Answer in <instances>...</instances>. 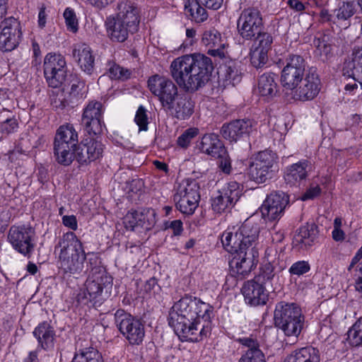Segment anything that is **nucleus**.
<instances>
[{"label":"nucleus","instance_id":"obj_1","mask_svg":"<svg viewBox=\"0 0 362 362\" xmlns=\"http://www.w3.org/2000/svg\"><path fill=\"white\" fill-rule=\"evenodd\" d=\"M213 310L210 304L185 296L170 309L168 324L183 339L199 341L211 333Z\"/></svg>","mask_w":362,"mask_h":362},{"label":"nucleus","instance_id":"obj_2","mask_svg":"<svg viewBox=\"0 0 362 362\" xmlns=\"http://www.w3.org/2000/svg\"><path fill=\"white\" fill-rule=\"evenodd\" d=\"M212 70L211 59L199 53L178 57L170 65V74L176 84L181 89L191 92L208 82Z\"/></svg>","mask_w":362,"mask_h":362},{"label":"nucleus","instance_id":"obj_3","mask_svg":"<svg viewBox=\"0 0 362 362\" xmlns=\"http://www.w3.org/2000/svg\"><path fill=\"white\" fill-rule=\"evenodd\" d=\"M60 268L69 274H79L84 267L86 254L81 241L73 232L62 235L55 247Z\"/></svg>","mask_w":362,"mask_h":362},{"label":"nucleus","instance_id":"obj_4","mask_svg":"<svg viewBox=\"0 0 362 362\" xmlns=\"http://www.w3.org/2000/svg\"><path fill=\"white\" fill-rule=\"evenodd\" d=\"M259 233L257 224L246 221L239 227H228L222 233L221 240L223 248L232 255L245 250L252 251L257 244Z\"/></svg>","mask_w":362,"mask_h":362},{"label":"nucleus","instance_id":"obj_5","mask_svg":"<svg viewBox=\"0 0 362 362\" xmlns=\"http://www.w3.org/2000/svg\"><path fill=\"white\" fill-rule=\"evenodd\" d=\"M274 320L276 327L287 337H298L304 326L302 310L293 303L280 302L276 305Z\"/></svg>","mask_w":362,"mask_h":362},{"label":"nucleus","instance_id":"obj_6","mask_svg":"<svg viewBox=\"0 0 362 362\" xmlns=\"http://www.w3.org/2000/svg\"><path fill=\"white\" fill-rule=\"evenodd\" d=\"M276 163L277 156L274 152L269 150L260 151L251 158L247 175L256 183H264L274 176Z\"/></svg>","mask_w":362,"mask_h":362},{"label":"nucleus","instance_id":"obj_7","mask_svg":"<svg viewBox=\"0 0 362 362\" xmlns=\"http://www.w3.org/2000/svg\"><path fill=\"white\" fill-rule=\"evenodd\" d=\"M199 185L192 179H185L177 183L174 194L176 208L182 214L192 215L199 206Z\"/></svg>","mask_w":362,"mask_h":362},{"label":"nucleus","instance_id":"obj_8","mask_svg":"<svg viewBox=\"0 0 362 362\" xmlns=\"http://www.w3.org/2000/svg\"><path fill=\"white\" fill-rule=\"evenodd\" d=\"M320 90V80L315 71L310 70L300 82L285 91V98L289 101H309L314 99Z\"/></svg>","mask_w":362,"mask_h":362},{"label":"nucleus","instance_id":"obj_9","mask_svg":"<svg viewBox=\"0 0 362 362\" xmlns=\"http://www.w3.org/2000/svg\"><path fill=\"white\" fill-rule=\"evenodd\" d=\"M117 326L119 332L129 344L139 345L142 343L145 337L144 325L124 310H117L115 313Z\"/></svg>","mask_w":362,"mask_h":362},{"label":"nucleus","instance_id":"obj_10","mask_svg":"<svg viewBox=\"0 0 362 362\" xmlns=\"http://www.w3.org/2000/svg\"><path fill=\"white\" fill-rule=\"evenodd\" d=\"M148 85L151 93L158 97L165 110L173 107L178 91L177 86L171 80L155 75L148 79Z\"/></svg>","mask_w":362,"mask_h":362},{"label":"nucleus","instance_id":"obj_11","mask_svg":"<svg viewBox=\"0 0 362 362\" xmlns=\"http://www.w3.org/2000/svg\"><path fill=\"white\" fill-rule=\"evenodd\" d=\"M8 241L16 252L30 256L35 247L34 231L29 226H13L8 231Z\"/></svg>","mask_w":362,"mask_h":362},{"label":"nucleus","instance_id":"obj_12","mask_svg":"<svg viewBox=\"0 0 362 362\" xmlns=\"http://www.w3.org/2000/svg\"><path fill=\"white\" fill-rule=\"evenodd\" d=\"M44 74L48 85L52 88L60 86L66 77V61L59 54L48 53L44 59Z\"/></svg>","mask_w":362,"mask_h":362},{"label":"nucleus","instance_id":"obj_13","mask_svg":"<svg viewBox=\"0 0 362 362\" xmlns=\"http://www.w3.org/2000/svg\"><path fill=\"white\" fill-rule=\"evenodd\" d=\"M305 62L301 56L291 54L286 59V65L282 69L281 76L283 92L300 82V80L305 77Z\"/></svg>","mask_w":362,"mask_h":362},{"label":"nucleus","instance_id":"obj_14","mask_svg":"<svg viewBox=\"0 0 362 362\" xmlns=\"http://www.w3.org/2000/svg\"><path fill=\"white\" fill-rule=\"evenodd\" d=\"M288 203V196L283 192H272L267 196L259 208L262 218L266 221H275L282 216Z\"/></svg>","mask_w":362,"mask_h":362},{"label":"nucleus","instance_id":"obj_15","mask_svg":"<svg viewBox=\"0 0 362 362\" xmlns=\"http://www.w3.org/2000/svg\"><path fill=\"white\" fill-rule=\"evenodd\" d=\"M262 27V18L257 8H248L240 14L238 21L240 35L245 40H251L259 34Z\"/></svg>","mask_w":362,"mask_h":362},{"label":"nucleus","instance_id":"obj_16","mask_svg":"<svg viewBox=\"0 0 362 362\" xmlns=\"http://www.w3.org/2000/svg\"><path fill=\"white\" fill-rule=\"evenodd\" d=\"M103 112L104 108L102 103L97 101L90 102L84 108L82 122L86 131L89 134L97 135L103 132Z\"/></svg>","mask_w":362,"mask_h":362},{"label":"nucleus","instance_id":"obj_17","mask_svg":"<svg viewBox=\"0 0 362 362\" xmlns=\"http://www.w3.org/2000/svg\"><path fill=\"white\" fill-rule=\"evenodd\" d=\"M246 304L250 306H260L267 303L269 292L261 282V277L246 281L241 289Z\"/></svg>","mask_w":362,"mask_h":362},{"label":"nucleus","instance_id":"obj_18","mask_svg":"<svg viewBox=\"0 0 362 362\" xmlns=\"http://www.w3.org/2000/svg\"><path fill=\"white\" fill-rule=\"evenodd\" d=\"M21 37L20 22L14 18L6 19L1 25L0 32V49L9 52L19 44Z\"/></svg>","mask_w":362,"mask_h":362},{"label":"nucleus","instance_id":"obj_19","mask_svg":"<svg viewBox=\"0 0 362 362\" xmlns=\"http://www.w3.org/2000/svg\"><path fill=\"white\" fill-rule=\"evenodd\" d=\"M234 257L230 262V272L243 279L247 276L255 267V254L254 250H245L243 252L233 254Z\"/></svg>","mask_w":362,"mask_h":362},{"label":"nucleus","instance_id":"obj_20","mask_svg":"<svg viewBox=\"0 0 362 362\" xmlns=\"http://www.w3.org/2000/svg\"><path fill=\"white\" fill-rule=\"evenodd\" d=\"M103 153V144L95 139H86L75 150V158L81 164H88L100 159Z\"/></svg>","mask_w":362,"mask_h":362},{"label":"nucleus","instance_id":"obj_21","mask_svg":"<svg viewBox=\"0 0 362 362\" xmlns=\"http://www.w3.org/2000/svg\"><path fill=\"white\" fill-rule=\"evenodd\" d=\"M202 42L204 45L209 47L208 53L214 57L221 59L228 56V44L225 37H221L219 32L216 30H209L204 33Z\"/></svg>","mask_w":362,"mask_h":362},{"label":"nucleus","instance_id":"obj_22","mask_svg":"<svg viewBox=\"0 0 362 362\" xmlns=\"http://www.w3.org/2000/svg\"><path fill=\"white\" fill-rule=\"evenodd\" d=\"M254 126L252 120L237 119L222 127V136L230 141H237L244 136L252 133Z\"/></svg>","mask_w":362,"mask_h":362},{"label":"nucleus","instance_id":"obj_23","mask_svg":"<svg viewBox=\"0 0 362 362\" xmlns=\"http://www.w3.org/2000/svg\"><path fill=\"white\" fill-rule=\"evenodd\" d=\"M72 56L83 72L88 75L93 73L95 55L89 45L81 42L74 45Z\"/></svg>","mask_w":362,"mask_h":362},{"label":"nucleus","instance_id":"obj_24","mask_svg":"<svg viewBox=\"0 0 362 362\" xmlns=\"http://www.w3.org/2000/svg\"><path fill=\"white\" fill-rule=\"evenodd\" d=\"M113 16L134 32L137 30L139 23V11L133 3L121 2L118 6V13Z\"/></svg>","mask_w":362,"mask_h":362},{"label":"nucleus","instance_id":"obj_25","mask_svg":"<svg viewBox=\"0 0 362 362\" xmlns=\"http://www.w3.org/2000/svg\"><path fill=\"white\" fill-rule=\"evenodd\" d=\"M202 153L212 158L220 157L225 153V146L218 136L214 133L204 134L198 145Z\"/></svg>","mask_w":362,"mask_h":362},{"label":"nucleus","instance_id":"obj_26","mask_svg":"<svg viewBox=\"0 0 362 362\" xmlns=\"http://www.w3.org/2000/svg\"><path fill=\"white\" fill-rule=\"evenodd\" d=\"M105 26L107 36L113 42H124L129 33L134 32L114 16H110L107 18Z\"/></svg>","mask_w":362,"mask_h":362},{"label":"nucleus","instance_id":"obj_27","mask_svg":"<svg viewBox=\"0 0 362 362\" xmlns=\"http://www.w3.org/2000/svg\"><path fill=\"white\" fill-rule=\"evenodd\" d=\"M344 74L353 77L362 88V46L353 49L351 57L344 64Z\"/></svg>","mask_w":362,"mask_h":362},{"label":"nucleus","instance_id":"obj_28","mask_svg":"<svg viewBox=\"0 0 362 362\" xmlns=\"http://www.w3.org/2000/svg\"><path fill=\"white\" fill-rule=\"evenodd\" d=\"M218 82L223 86H235L241 81V74L234 62L222 64L218 71Z\"/></svg>","mask_w":362,"mask_h":362},{"label":"nucleus","instance_id":"obj_29","mask_svg":"<svg viewBox=\"0 0 362 362\" xmlns=\"http://www.w3.org/2000/svg\"><path fill=\"white\" fill-rule=\"evenodd\" d=\"M257 91L260 97L265 100L273 98L277 93V83L275 75L272 73H265L259 77Z\"/></svg>","mask_w":362,"mask_h":362},{"label":"nucleus","instance_id":"obj_30","mask_svg":"<svg viewBox=\"0 0 362 362\" xmlns=\"http://www.w3.org/2000/svg\"><path fill=\"white\" fill-rule=\"evenodd\" d=\"M33 335L42 349H49L53 347L55 333L49 323L44 322L40 324L35 328Z\"/></svg>","mask_w":362,"mask_h":362},{"label":"nucleus","instance_id":"obj_31","mask_svg":"<svg viewBox=\"0 0 362 362\" xmlns=\"http://www.w3.org/2000/svg\"><path fill=\"white\" fill-rule=\"evenodd\" d=\"M308 162L299 161L288 166L284 173V180L287 184L296 185L306 178Z\"/></svg>","mask_w":362,"mask_h":362},{"label":"nucleus","instance_id":"obj_32","mask_svg":"<svg viewBox=\"0 0 362 362\" xmlns=\"http://www.w3.org/2000/svg\"><path fill=\"white\" fill-rule=\"evenodd\" d=\"M165 110L174 112L175 117L179 119H186L194 112V103L186 96L177 95L173 103V107Z\"/></svg>","mask_w":362,"mask_h":362},{"label":"nucleus","instance_id":"obj_33","mask_svg":"<svg viewBox=\"0 0 362 362\" xmlns=\"http://www.w3.org/2000/svg\"><path fill=\"white\" fill-rule=\"evenodd\" d=\"M317 238V232L314 226H303L299 229L293 243L302 249H307L315 243Z\"/></svg>","mask_w":362,"mask_h":362},{"label":"nucleus","instance_id":"obj_34","mask_svg":"<svg viewBox=\"0 0 362 362\" xmlns=\"http://www.w3.org/2000/svg\"><path fill=\"white\" fill-rule=\"evenodd\" d=\"M18 128L16 115L11 109H0V132L6 136L14 133Z\"/></svg>","mask_w":362,"mask_h":362},{"label":"nucleus","instance_id":"obj_35","mask_svg":"<svg viewBox=\"0 0 362 362\" xmlns=\"http://www.w3.org/2000/svg\"><path fill=\"white\" fill-rule=\"evenodd\" d=\"M318 351L313 347H304L291 354L284 362H319Z\"/></svg>","mask_w":362,"mask_h":362},{"label":"nucleus","instance_id":"obj_36","mask_svg":"<svg viewBox=\"0 0 362 362\" xmlns=\"http://www.w3.org/2000/svg\"><path fill=\"white\" fill-rule=\"evenodd\" d=\"M78 135L72 125L61 126L57 130L54 144L76 146Z\"/></svg>","mask_w":362,"mask_h":362},{"label":"nucleus","instance_id":"obj_37","mask_svg":"<svg viewBox=\"0 0 362 362\" xmlns=\"http://www.w3.org/2000/svg\"><path fill=\"white\" fill-rule=\"evenodd\" d=\"M107 277L104 274L98 273L89 276L85 286L90 298H96L103 291Z\"/></svg>","mask_w":362,"mask_h":362},{"label":"nucleus","instance_id":"obj_38","mask_svg":"<svg viewBox=\"0 0 362 362\" xmlns=\"http://www.w3.org/2000/svg\"><path fill=\"white\" fill-rule=\"evenodd\" d=\"M202 5L199 0H187L185 2V8L186 13L196 23H202L208 18L206 11Z\"/></svg>","mask_w":362,"mask_h":362},{"label":"nucleus","instance_id":"obj_39","mask_svg":"<svg viewBox=\"0 0 362 362\" xmlns=\"http://www.w3.org/2000/svg\"><path fill=\"white\" fill-rule=\"evenodd\" d=\"M76 146L54 144V154L60 164L69 165L75 158Z\"/></svg>","mask_w":362,"mask_h":362},{"label":"nucleus","instance_id":"obj_40","mask_svg":"<svg viewBox=\"0 0 362 362\" xmlns=\"http://www.w3.org/2000/svg\"><path fill=\"white\" fill-rule=\"evenodd\" d=\"M356 9L354 1H343L333 11V18L336 17L337 21H346L355 14Z\"/></svg>","mask_w":362,"mask_h":362},{"label":"nucleus","instance_id":"obj_41","mask_svg":"<svg viewBox=\"0 0 362 362\" xmlns=\"http://www.w3.org/2000/svg\"><path fill=\"white\" fill-rule=\"evenodd\" d=\"M71 362H103L101 354L93 347L80 350L74 355Z\"/></svg>","mask_w":362,"mask_h":362},{"label":"nucleus","instance_id":"obj_42","mask_svg":"<svg viewBox=\"0 0 362 362\" xmlns=\"http://www.w3.org/2000/svg\"><path fill=\"white\" fill-rule=\"evenodd\" d=\"M156 223V213L152 209L139 210V231L150 230Z\"/></svg>","mask_w":362,"mask_h":362},{"label":"nucleus","instance_id":"obj_43","mask_svg":"<svg viewBox=\"0 0 362 362\" xmlns=\"http://www.w3.org/2000/svg\"><path fill=\"white\" fill-rule=\"evenodd\" d=\"M219 192L224 196V198H227L235 204L241 196L242 188L238 182L230 181Z\"/></svg>","mask_w":362,"mask_h":362},{"label":"nucleus","instance_id":"obj_44","mask_svg":"<svg viewBox=\"0 0 362 362\" xmlns=\"http://www.w3.org/2000/svg\"><path fill=\"white\" fill-rule=\"evenodd\" d=\"M348 341L354 346L362 344V317L358 318L348 331Z\"/></svg>","mask_w":362,"mask_h":362},{"label":"nucleus","instance_id":"obj_45","mask_svg":"<svg viewBox=\"0 0 362 362\" xmlns=\"http://www.w3.org/2000/svg\"><path fill=\"white\" fill-rule=\"evenodd\" d=\"M235 204L220 192L212 198L211 208L217 214H222L226 210L231 209Z\"/></svg>","mask_w":362,"mask_h":362},{"label":"nucleus","instance_id":"obj_46","mask_svg":"<svg viewBox=\"0 0 362 362\" xmlns=\"http://www.w3.org/2000/svg\"><path fill=\"white\" fill-rule=\"evenodd\" d=\"M134 122L139 127V132H146L150 123V117L148 110L143 105H140L135 114Z\"/></svg>","mask_w":362,"mask_h":362},{"label":"nucleus","instance_id":"obj_47","mask_svg":"<svg viewBox=\"0 0 362 362\" xmlns=\"http://www.w3.org/2000/svg\"><path fill=\"white\" fill-rule=\"evenodd\" d=\"M199 133V130L197 127L187 129L178 136L177 144L182 148H187L190 145L192 141L198 136Z\"/></svg>","mask_w":362,"mask_h":362},{"label":"nucleus","instance_id":"obj_48","mask_svg":"<svg viewBox=\"0 0 362 362\" xmlns=\"http://www.w3.org/2000/svg\"><path fill=\"white\" fill-rule=\"evenodd\" d=\"M250 62L255 68H259L264 66L268 60V53L259 50L253 47L250 49Z\"/></svg>","mask_w":362,"mask_h":362},{"label":"nucleus","instance_id":"obj_49","mask_svg":"<svg viewBox=\"0 0 362 362\" xmlns=\"http://www.w3.org/2000/svg\"><path fill=\"white\" fill-rule=\"evenodd\" d=\"M258 37L252 47L268 53L273 42L272 37L267 33L257 34Z\"/></svg>","mask_w":362,"mask_h":362},{"label":"nucleus","instance_id":"obj_50","mask_svg":"<svg viewBox=\"0 0 362 362\" xmlns=\"http://www.w3.org/2000/svg\"><path fill=\"white\" fill-rule=\"evenodd\" d=\"M108 76L112 79L125 80L130 76V71L128 69H125L123 67L111 63L109 64Z\"/></svg>","mask_w":362,"mask_h":362},{"label":"nucleus","instance_id":"obj_51","mask_svg":"<svg viewBox=\"0 0 362 362\" xmlns=\"http://www.w3.org/2000/svg\"><path fill=\"white\" fill-rule=\"evenodd\" d=\"M139 211H130L124 216V227L130 230L139 231Z\"/></svg>","mask_w":362,"mask_h":362},{"label":"nucleus","instance_id":"obj_52","mask_svg":"<svg viewBox=\"0 0 362 362\" xmlns=\"http://www.w3.org/2000/svg\"><path fill=\"white\" fill-rule=\"evenodd\" d=\"M64 18L68 30L75 33L78 30V20L73 8L68 7L64 11Z\"/></svg>","mask_w":362,"mask_h":362},{"label":"nucleus","instance_id":"obj_53","mask_svg":"<svg viewBox=\"0 0 362 362\" xmlns=\"http://www.w3.org/2000/svg\"><path fill=\"white\" fill-rule=\"evenodd\" d=\"M238 362H266L264 356L260 349L247 351Z\"/></svg>","mask_w":362,"mask_h":362},{"label":"nucleus","instance_id":"obj_54","mask_svg":"<svg viewBox=\"0 0 362 362\" xmlns=\"http://www.w3.org/2000/svg\"><path fill=\"white\" fill-rule=\"evenodd\" d=\"M310 269V264L307 261H298L293 263L289 268V273L293 275L300 276L307 272Z\"/></svg>","mask_w":362,"mask_h":362},{"label":"nucleus","instance_id":"obj_55","mask_svg":"<svg viewBox=\"0 0 362 362\" xmlns=\"http://www.w3.org/2000/svg\"><path fill=\"white\" fill-rule=\"evenodd\" d=\"M11 93L6 88H0V109H11L13 107V101L10 97Z\"/></svg>","mask_w":362,"mask_h":362},{"label":"nucleus","instance_id":"obj_56","mask_svg":"<svg viewBox=\"0 0 362 362\" xmlns=\"http://www.w3.org/2000/svg\"><path fill=\"white\" fill-rule=\"evenodd\" d=\"M321 193V188L319 185L312 183L305 193L301 196L300 200L307 201L313 199L318 197Z\"/></svg>","mask_w":362,"mask_h":362},{"label":"nucleus","instance_id":"obj_57","mask_svg":"<svg viewBox=\"0 0 362 362\" xmlns=\"http://www.w3.org/2000/svg\"><path fill=\"white\" fill-rule=\"evenodd\" d=\"M215 158L219 159V168L221 170L226 174H230L232 170L231 160L229 157L226 149L223 156L220 157H216Z\"/></svg>","mask_w":362,"mask_h":362},{"label":"nucleus","instance_id":"obj_58","mask_svg":"<svg viewBox=\"0 0 362 362\" xmlns=\"http://www.w3.org/2000/svg\"><path fill=\"white\" fill-rule=\"evenodd\" d=\"M159 288L160 287L158 285L156 279L154 278L148 280L144 286V291L146 293H148L149 295L155 293L156 291L159 290Z\"/></svg>","mask_w":362,"mask_h":362},{"label":"nucleus","instance_id":"obj_59","mask_svg":"<svg viewBox=\"0 0 362 362\" xmlns=\"http://www.w3.org/2000/svg\"><path fill=\"white\" fill-rule=\"evenodd\" d=\"M62 223L64 226L73 230H76L78 228V223L75 216H62Z\"/></svg>","mask_w":362,"mask_h":362},{"label":"nucleus","instance_id":"obj_60","mask_svg":"<svg viewBox=\"0 0 362 362\" xmlns=\"http://www.w3.org/2000/svg\"><path fill=\"white\" fill-rule=\"evenodd\" d=\"M259 276L264 280H272L274 276L273 267L269 263L265 264L262 269V276Z\"/></svg>","mask_w":362,"mask_h":362},{"label":"nucleus","instance_id":"obj_61","mask_svg":"<svg viewBox=\"0 0 362 362\" xmlns=\"http://www.w3.org/2000/svg\"><path fill=\"white\" fill-rule=\"evenodd\" d=\"M187 39L184 42V47L192 46L196 42V30L193 28L186 30Z\"/></svg>","mask_w":362,"mask_h":362},{"label":"nucleus","instance_id":"obj_62","mask_svg":"<svg viewBox=\"0 0 362 362\" xmlns=\"http://www.w3.org/2000/svg\"><path fill=\"white\" fill-rule=\"evenodd\" d=\"M238 341L241 344L249 348L247 351H252L254 349H259L258 348L257 342L255 340H254L253 339H251L249 337H243V338H240L238 339Z\"/></svg>","mask_w":362,"mask_h":362},{"label":"nucleus","instance_id":"obj_63","mask_svg":"<svg viewBox=\"0 0 362 362\" xmlns=\"http://www.w3.org/2000/svg\"><path fill=\"white\" fill-rule=\"evenodd\" d=\"M114 0H86L87 3L98 9H103L113 2Z\"/></svg>","mask_w":362,"mask_h":362},{"label":"nucleus","instance_id":"obj_64","mask_svg":"<svg viewBox=\"0 0 362 362\" xmlns=\"http://www.w3.org/2000/svg\"><path fill=\"white\" fill-rule=\"evenodd\" d=\"M202 5L208 8L217 10L221 8L223 0H199Z\"/></svg>","mask_w":362,"mask_h":362}]
</instances>
